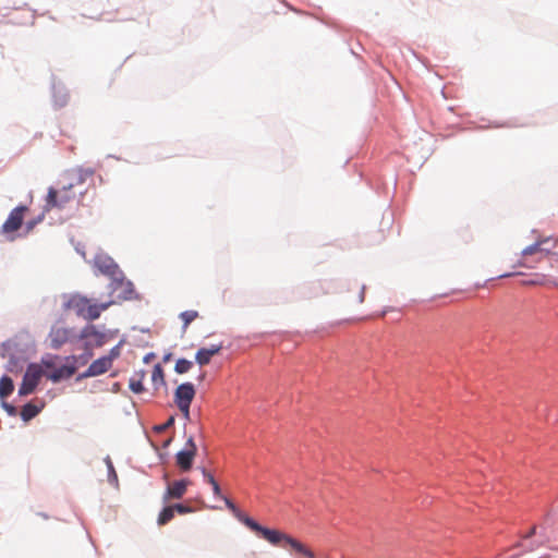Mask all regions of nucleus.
<instances>
[{
    "mask_svg": "<svg viewBox=\"0 0 558 558\" xmlns=\"http://www.w3.org/2000/svg\"><path fill=\"white\" fill-rule=\"evenodd\" d=\"M114 304L112 293L106 299L95 300L81 294L71 295L64 304L66 310L73 311L78 317L93 322L100 317L101 313Z\"/></svg>",
    "mask_w": 558,
    "mask_h": 558,
    "instance_id": "obj_1",
    "label": "nucleus"
},
{
    "mask_svg": "<svg viewBox=\"0 0 558 558\" xmlns=\"http://www.w3.org/2000/svg\"><path fill=\"white\" fill-rule=\"evenodd\" d=\"M84 183L83 175L81 173H74L71 175L69 181L60 189L49 187L46 197V210L52 208L64 209L76 199V192L74 187Z\"/></svg>",
    "mask_w": 558,
    "mask_h": 558,
    "instance_id": "obj_2",
    "label": "nucleus"
},
{
    "mask_svg": "<svg viewBox=\"0 0 558 558\" xmlns=\"http://www.w3.org/2000/svg\"><path fill=\"white\" fill-rule=\"evenodd\" d=\"M262 537L271 545L290 548L296 558H316L314 551L299 539L279 531L266 527Z\"/></svg>",
    "mask_w": 558,
    "mask_h": 558,
    "instance_id": "obj_3",
    "label": "nucleus"
},
{
    "mask_svg": "<svg viewBox=\"0 0 558 558\" xmlns=\"http://www.w3.org/2000/svg\"><path fill=\"white\" fill-rule=\"evenodd\" d=\"M557 240L553 238H543L536 241L535 243L525 247L521 253V259L518 262L519 266L522 267H532L529 262V257L536 256L535 262L544 258L553 248L557 245Z\"/></svg>",
    "mask_w": 558,
    "mask_h": 558,
    "instance_id": "obj_4",
    "label": "nucleus"
},
{
    "mask_svg": "<svg viewBox=\"0 0 558 558\" xmlns=\"http://www.w3.org/2000/svg\"><path fill=\"white\" fill-rule=\"evenodd\" d=\"M80 338L84 340V350H90L94 348H100L108 342V333L99 330L95 325L85 326L80 333Z\"/></svg>",
    "mask_w": 558,
    "mask_h": 558,
    "instance_id": "obj_5",
    "label": "nucleus"
},
{
    "mask_svg": "<svg viewBox=\"0 0 558 558\" xmlns=\"http://www.w3.org/2000/svg\"><path fill=\"white\" fill-rule=\"evenodd\" d=\"M27 210V206L24 205L15 207L14 209L11 210L9 217L2 225L1 232L8 235L10 240L14 239L12 234L22 227L24 216Z\"/></svg>",
    "mask_w": 558,
    "mask_h": 558,
    "instance_id": "obj_6",
    "label": "nucleus"
},
{
    "mask_svg": "<svg viewBox=\"0 0 558 558\" xmlns=\"http://www.w3.org/2000/svg\"><path fill=\"white\" fill-rule=\"evenodd\" d=\"M41 377V366L38 364H31L23 376V381L19 388V395L27 396L32 393L37 387Z\"/></svg>",
    "mask_w": 558,
    "mask_h": 558,
    "instance_id": "obj_7",
    "label": "nucleus"
},
{
    "mask_svg": "<svg viewBox=\"0 0 558 558\" xmlns=\"http://www.w3.org/2000/svg\"><path fill=\"white\" fill-rule=\"evenodd\" d=\"M221 499H223L227 508L233 513V515L240 521L242 522L245 526H247L250 530H252L253 532L259 534L260 536L263 535L264 531L266 530L265 526L260 525L259 523H257L255 520H253L252 518H250L248 515H246L245 513H243L236 506L235 504L227 498V497H222Z\"/></svg>",
    "mask_w": 558,
    "mask_h": 558,
    "instance_id": "obj_8",
    "label": "nucleus"
},
{
    "mask_svg": "<svg viewBox=\"0 0 558 558\" xmlns=\"http://www.w3.org/2000/svg\"><path fill=\"white\" fill-rule=\"evenodd\" d=\"M196 451V445L193 438L190 437L185 444V448L175 456L177 464L182 471L186 472L191 470Z\"/></svg>",
    "mask_w": 558,
    "mask_h": 558,
    "instance_id": "obj_9",
    "label": "nucleus"
},
{
    "mask_svg": "<svg viewBox=\"0 0 558 558\" xmlns=\"http://www.w3.org/2000/svg\"><path fill=\"white\" fill-rule=\"evenodd\" d=\"M113 357L112 356H101L95 360L88 368L78 376V379L96 377L108 372L112 366Z\"/></svg>",
    "mask_w": 558,
    "mask_h": 558,
    "instance_id": "obj_10",
    "label": "nucleus"
},
{
    "mask_svg": "<svg viewBox=\"0 0 558 558\" xmlns=\"http://www.w3.org/2000/svg\"><path fill=\"white\" fill-rule=\"evenodd\" d=\"M95 266L101 274L112 278L116 281L119 280L122 276L119 266L109 256H97L95 258Z\"/></svg>",
    "mask_w": 558,
    "mask_h": 558,
    "instance_id": "obj_11",
    "label": "nucleus"
},
{
    "mask_svg": "<svg viewBox=\"0 0 558 558\" xmlns=\"http://www.w3.org/2000/svg\"><path fill=\"white\" fill-rule=\"evenodd\" d=\"M191 482L186 478L173 481L168 484L166 492L162 496V501L168 502L171 499H181L187 492Z\"/></svg>",
    "mask_w": 558,
    "mask_h": 558,
    "instance_id": "obj_12",
    "label": "nucleus"
},
{
    "mask_svg": "<svg viewBox=\"0 0 558 558\" xmlns=\"http://www.w3.org/2000/svg\"><path fill=\"white\" fill-rule=\"evenodd\" d=\"M71 337V329L64 327H53L49 332L50 347L54 350L65 344Z\"/></svg>",
    "mask_w": 558,
    "mask_h": 558,
    "instance_id": "obj_13",
    "label": "nucleus"
},
{
    "mask_svg": "<svg viewBox=\"0 0 558 558\" xmlns=\"http://www.w3.org/2000/svg\"><path fill=\"white\" fill-rule=\"evenodd\" d=\"M195 388L191 383H184L178 386L174 391V402L175 404H185L192 403L195 397Z\"/></svg>",
    "mask_w": 558,
    "mask_h": 558,
    "instance_id": "obj_14",
    "label": "nucleus"
},
{
    "mask_svg": "<svg viewBox=\"0 0 558 558\" xmlns=\"http://www.w3.org/2000/svg\"><path fill=\"white\" fill-rule=\"evenodd\" d=\"M76 372V365L71 362H66V364L62 365L59 368H54L53 372L47 375V378L53 383H58L61 379L70 378Z\"/></svg>",
    "mask_w": 558,
    "mask_h": 558,
    "instance_id": "obj_15",
    "label": "nucleus"
},
{
    "mask_svg": "<svg viewBox=\"0 0 558 558\" xmlns=\"http://www.w3.org/2000/svg\"><path fill=\"white\" fill-rule=\"evenodd\" d=\"M222 349L221 344H211L209 348H202L196 352L195 360L199 365H207L211 357Z\"/></svg>",
    "mask_w": 558,
    "mask_h": 558,
    "instance_id": "obj_16",
    "label": "nucleus"
},
{
    "mask_svg": "<svg viewBox=\"0 0 558 558\" xmlns=\"http://www.w3.org/2000/svg\"><path fill=\"white\" fill-rule=\"evenodd\" d=\"M144 378H145V372L144 371L135 372L133 374V376L130 378L129 388L134 393H142L145 390V387L143 385Z\"/></svg>",
    "mask_w": 558,
    "mask_h": 558,
    "instance_id": "obj_17",
    "label": "nucleus"
},
{
    "mask_svg": "<svg viewBox=\"0 0 558 558\" xmlns=\"http://www.w3.org/2000/svg\"><path fill=\"white\" fill-rule=\"evenodd\" d=\"M13 390V380L9 376H2L0 378V398L4 399L9 397Z\"/></svg>",
    "mask_w": 558,
    "mask_h": 558,
    "instance_id": "obj_18",
    "label": "nucleus"
},
{
    "mask_svg": "<svg viewBox=\"0 0 558 558\" xmlns=\"http://www.w3.org/2000/svg\"><path fill=\"white\" fill-rule=\"evenodd\" d=\"M85 352L78 356L70 355L65 357V362H71L74 365H85L93 356L90 350H84Z\"/></svg>",
    "mask_w": 558,
    "mask_h": 558,
    "instance_id": "obj_19",
    "label": "nucleus"
},
{
    "mask_svg": "<svg viewBox=\"0 0 558 558\" xmlns=\"http://www.w3.org/2000/svg\"><path fill=\"white\" fill-rule=\"evenodd\" d=\"M39 411L40 409L37 405L33 403H27L21 410V417L27 422L35 417L39 413Z\"/></svg>",
    "mask_w": 558,
    "mask_h": 558,
    "instance_id": "obj_20",
    "label": "nucleus"
},
{
    "mask_svg": "<svg viewBox=\"0 0 558 558\" xmlns=\"http://www.w3.org/2000/svg\"><path fill=\"white\" fill-rule=\"evenodd\" d=\"M174 517V510L172 505L165 507L158 515L157 523L159 525H166L169 523Z\"/></svg>",
    "mask_w": 558,
    "mask_h": 558,
    "instance_id": "obj_21",
    "label": "nucleus"
},
{
    "mask_svg": "<svg viewBox=\"0 0 558 558\" xmlns=\"http://www.w3.org/2000/svg\"><path fill=\"white\" fill-rule=\"evenodd\" d=\"M151 380L155 387L165 385V376H163V369L160 366V364H156L154 366L153 373H151Z\"/></svg>",
    "mask_w": 558,
    "mask_h": 558,
    "instance_id": "obj_22",
    "label": "nucleus"
},
{
    "mask_svg": "<svg viewBox=\"0 0 558 558\" xmlns=\"http://www.w3.org/2000/svg\"><path fill=\"white\" fill-rule=\"evenodd\" d=\"M198 317L196 311H185L180 314V318L183 320V331H185L189 325Z\"/></svg>",
    "mask_w": 558,
    "mask_h": 558,
    "instance_id": "obj_23",
    "label": "nucleus"
},
{
    "mask_svg": "<svg viewBox=\"0 0 558 558\" xmlns=\"http://www.w3.org/2000/svg\"><path fill=\"white\" fill-rule=\"evenodd\" d=\"M193 366V362L189 361L186 359H179L175 363L174 371L178 374H185L187 373Z\"/></svg>",
    "mask_w": 558,
    "mask_h": 558,
    "instance_id": "obj_24",
    "label": "nucleus"
},
{
    "mask_svg": "<svg viewBox=\"0 0 558 558\" xmlns=\"http://www.w3.org/2000/svg\"><path fill=\"white\" fill-rule=\"evenodd\" d=\"M172 508L174 512H178L180 514H186L193 512V508L191 506L184 505V504H174L172 505Z\"/></svg>",
    "mask_w": 558,
    "mask_h": 558,
    "instance_id": "obj_25",
    "label": "nucleus"
},
{
    "mask_svg": "<svg viewBox=\"0 0 558 558\" xmlns=\"http://www.w3.org/2000/svg\"><path fill=\"white\" fill-rule=\"evenodd\" d=\"M173 424H174V417L170 416L166 423H163L162 425L156 426L155 429L160 433V432L166 430Z\"/></svg>",
    "mask_w": 558,
    "mask_h": 558,
    "instance_id": "obj_26",
    "label": "nucleus"
},
{
    "mask_svg": "<svg viewBox=\"0 0 558 558\" xmlns=\"http://www.w3.org/2000/svg\"><path fill=\"white\" fill-rule=\"evenodd\" d=\"M179 410L181 411V413L183 414L184 418L189 420L190 418V405L191 403H185V404H177Z\"/></svg>",
    "mask_w": 558,
    "mask_h": 558,
    "instance_id": "obj_27",
    "label": "nucleus"
},
{
    "mask_svg": "<svg viewBox=\"0 0 558 558\" xmlns=\"http://www.w3.org/2000/svg\"><path fill=\"white\" fill-rule=\"evenodd\" d=\"M54 359L56 357L43 359L41 363L46 368H54Z\"/></svg>",
    "mask_w": 558,
    "mask_h": 558,
    "instance_id": "obj_28",
    "label": "nucleus"
},
{
    "mask_svg": "<svg viewBox=\"0 0 558 558\" xmlns=\"http://www.w3.org/2000/svg\"><path fill=\"white\" fill-rule=\"evenodd\" d=\"M203 476L206 480V482L210 485L217 483V481L214 478V476L207 472L205 469H203Z\"/></svg>",
    "mask_w": 558,
    "mask_h": 558,
    "instance_id": "obj_29",
    "label": "nucleus"
},
{
    "mask_svg": "<svg viewBox=\"0 0 558 558\" xmlns=\"http://www.w3.org/2000/svg\"><path fill=\"white\" fill-rule=\"evenodd\" d=\"M211 487H213V492H214L215 496L220 497V498L223 497L221 495V489H220V486L218 483L213 484Z\"/></svg>",
    "mask_w": 558,
    "mask_h": 558,
    "instance_id": "obj_30",
    "label": "nucleus"
},
{
    "mask_svg": "<svg viewBox=\"0 0 558 558\" xmlns=\"http://www.w3.org/2000/svg\"><path fill=\"white\" fill-rule=\"evenodd\" d=\"M527 284H546L547 283V280L545 277H543L541 280H533V281H529L526 282Z\"/></svg>",
    "mask_w": 558,
    "mask_h": 558,
    "instance_id": "obj_31",
    "label": "nucleus"
},
{
    "mask_svg": "<svg viewBox=\"0 0 558 558\" xmlns=\"http://www.w3.org/2000/svg\"><path fill=\"white\" fill-rule=\"evenodd\" d=\"M107 464H108V468H109L110 472L113 475V478L117 481V474H116L113 465H112V463H111V461L109 459L107 460Z\"/></svg>",
    "mask_w": 558,
    "mask_h": 558,
    "instance_id": "obj_32",
    "label": "nucleus"
},
{
    "mask_svg": "<svg viewBox=\"0 0 558 558\" xmlns=\"http://www.w3.org/2000/svg\"><path fill=\"white\" fill-rule=\"evenodd\" d=\"M536 533V526H532L531 530L527 532V534L524 536V538H530Z\"/></svg>",
    "mask_w": 558,
    "mask_h": 558,
    "instance_id": "obj_33",
    "label": "nucleus"
},
{
    "mask_svg": "<svg viewBox=\"0 0 558 558\" xmlns=\"http://www.w3.org/2000/svg\"><path fill=\"white\" fill-rule=\"evenodd\" d=\"M118 354H119V353H118L117 349H112V350L110 351V354H109L108 356H112V357L114 359V357H117V356H118Z\"/></svg>",
    "mask_w": 558,
    "mask_h": 558,
    "instance_id": "obj_34",
    "label": "nucleus"
},
{
    "mask_svg": "<svg viewBox=\"0 0 558 558\" xmlns=\"http://www.w3.org/2000/svg\"><path fill=\"white\" fill-rule=\"evenodd\" d=\"M364 300V288H362L361 295H360V302H363Z\"/></svg>",
    "mask_w": 558,
    "mask_h": 558,
    "instance_id": "obj_35",
    "label": "nucleus"
},
{
    "mask_svg": "<svg viewBox=\"0 0 558 558\" xmlns=\"http://www.w3.org/2000/svg\"><path fill=\"white\" fill-rule=\"evenodd\" d=\"M534 549V546H531L529 548L525 549V551H532Z\"/></svg>",
    "mask_w": 558,
    "mask_h": 558,
    "instance_id": "obj_36",
    "label": "nucleus"
},
{
    "mask_svg": "<svg viewBox=\"0 0 558 558\" xmlns=\"http://www.w3.org/2000/svg\"><path fill=\"white\" fill-rule=\"evenodd\" d=\"M7 409H8L9 411H12V410H13V408H12V407H9V405L7 407Z\"/></svg>",
    "mask_w": 558,
    "mask_h": 558,
    "instance_id": "obj_37",
    "label": "nucleus"
},
{
    "mask_svg": "<svg viewBox=\"0 0 558 558\" xmlns=\"http://www.w3.org/2000/svg\"><path fill=\"white\" fill-rule=\"evenodd\" d=\"M555 286H557V287H558V282H555Z\"/></svg>",
    "mask_w": 558,
    "mask_h": 558,
    "instance_id": "obj_38",
    "label": "nucleus"
}]
</instances>
